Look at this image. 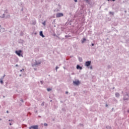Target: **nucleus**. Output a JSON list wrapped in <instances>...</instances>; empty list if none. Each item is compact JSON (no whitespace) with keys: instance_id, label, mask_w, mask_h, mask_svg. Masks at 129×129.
Instances as JSON below:
<instances>
[{"instance_id":"obj_12","label":"nucleus","mask_w":129,"mask_h":129,"mask_svg":"<svg viewBox=\"0 0 129 129\" xmlns=\"http://www.w3.org/2000/svg\"><path fill=\"white\" fill-rule=\"evenodd\" d=\"M44 125H45V126H47V125H48V124H47V123H44Z\"/></svg>"},{"instance_id":"obj_21","label":"nucleus","mask_w":129,"mask_h":129,"mask_svg":"<svg viewBox=\"0 0 129 129\" xmlns=\"http://www.w3.org/2000/svg\"><path fill=\"white\" fill-rule=\"evenodd\" d=\"M92 46H94V44H92Z\"/></svg>"},{"instance_id":"obj_26","label":"nucleus","mask_w":129,"mask_h":129,"mask_svg":"<svg viewBox=\"0 0 129 129\" xmlns=\"http://www.w3.org/2000/svg\"><path fill=\"white\" fill-rule=\"evenodd\" d=\"M16 66H18V64H16Z\"/></svg>"},{"instance_id":"obj_4","label":"nucleus","mask_w":129,"mask_h":129,"mask_svg":"<svg viewBox=\"0 0 129 129\" xmlns=\"http://www.w3.org/2000/svg\"><path fill=\"white\" fill-rule=\"evenodd\" d=\"M73 83L75 85H79V84H80V82L79 80H77L74 81Z\"/></svg>"},{"instance_id":"obj_6","label":"nucleus","mask_w":129,"mask_h":129,"mask_svg":"<svg viewBox=\"0 0 129 129\" xmlns=\"http://www.w3.org/2000/svg\"><path fill=\"white\" fill-rule=\"evenodd\" d=\"M40 36L42 37V38H45V36L44 35H43V31L40 32Z\"/></svg>"},{"instance_id":"obj_15","label":"nucleus","mask_w":129,"mask_h":129,"mask_svg":"<svg viewBox=\"0 0 129 129\" xmlns=\"http://www.w3.org/2000/svg\"><path fill=\"white\" fill-rule=\"evenodd\" d=\"M41 105L43 106H44V102H43L42 104H41Z\"/></svg>"},{"instance_id":"obj_8","label":"nucleus","mask_w":129,"mask_h":129,"mask_svg":"<svg viewBox=\"0 0 129 129\" xmlns=\"http://www.w3.org/2000/svg\"><path fill=\"white\" fill-rule=\"evenodd\" d=\"M86 41V39L85 38H83V40H82V43L83 44Z\"/></svg>"},{"instance_id":"obj_24","label":"nucleus","mask_w":129,"mask_h":129,"mask_svg":"<svg viewBox=\"0 0 129 129\" xmlns=\"http://www.w3.org/2000/svg\"><path fill=\"white\" fill-rule=\"evenodd\" d=\"M10 125H12V123H10Z\"/></svg>"},{"instance_id":"obj_2","label":"nucleus","mask_w":129,"mask_h":129,"mask_svg":"<svg viewBox=\"0 0 129 129\" xmlns=\"http://www.w3.org/2000/svg\"><path fill=\"white\" fill-rule=\"evenodd\" d=\"M63 16H64L63 13H59L56 14V18H60L61 17H63Z\"/></svg>"},{"instance_id":"obj_5","label":"nucleus","mask_w":129,"mask_h":129,"mask_svg":"<svg viewBox=\"0 0 129 129\" xmlns=\"http://www.w3.org/2000/svg\"><path fill=\"white\" fill-rule=\"evenodd\" d=\"M29 129H38V125H34L29 127Z\"/></svg>"},{"instance_id":"obj_27","label":"nucleus","mask_w":129,"mask_h":129,"mask_svg":"<svg viewBox=\"0 0 129 129\" xmlns=\"http://www.w3.org/2000/svg\"><path fill=\"white\" fill-rule=\"evenodd\" d=\"M106 106H107V105H106Z\"/></svg>"},{"instance_id":"obj_11","label":"nucleus","mask_w":129,"mask_h":129,"mask_svg":"<svg viewBox=\"0 0 129 129\" xmlns=\"http://www.w3.org/2000/svg\"><path fill=\"white\" fill-rule=\"evenodd\" d=\"M0 82L2 84H3V83H4V82L3 81V80H0Z\"/></svg>"},{"instance_id":"obj_17","label":"nucleus","mask_w":129,"mask_h":129,"mask_svg":"<svg viewBox=\"0 0 129 129\" xmlns=\"http://www.w3.org/2000/svg\"><path fill=\"white\" fill-rule=\"evenodd\" d=\"M77 2H78V0H75V3H77Z\"/></svg>"},{"instance_id":"obj_13","label":"nucleus","mask_w":129,"mask_h":129,"mask_svg":"<svg viewBox=\"0 0 129 129\" xmlns=\"http://www.w3.org/2000/svg\"><path fill=\"white\" fill-rule=\"evenodd\" d=\"M86 1V3H88L89 2V0H85Z\"/></svg>"},{"instance_id":"obj_7","label":"nucleus","mask_w":129,"mask_h":129,"mask_svg":"<svg viewBox=\"0 0 129 129\" xmlns=\"http://www.w3.org/2000/svg\"><path fill=\"white\" fill-rule=\"evenodd\" d=\"M77 69H80V70H82V67H80L79 65L77 66Z\"/></svg>"},{"instance_id":"obj_1","label":"nucleus","mask_w":129,"mask_h":129,"mask_svg":"<svg viewBox=\"0 0 129 129\" xmlns=\"http://www.w3.org/2000/svg\"><path fill=\"white\" fill-rule=\"evenodd\" d=\"M16 54H17V55H18L19 56V57H23V54H21V53H22V50H19L18 51L16 50L15 51Z\"/></svg>"},{"instance_id":"obj_18","label":"nucleus","mask_w":129,"mask_h":129,"mask_svg":"<svg viewBox=\"0 0 129 129\" xmlns=\"http://www.w3.org/2000/svg\"><path fill=\"white\" fill-rule=\"evenodd\" d=\"M90 69H92V66H91V67H90Z\"/></svg>"},{"instance_id":"obj_16","label":"nucleus","mask_w":129,"mask_h":129,"mask_svg":"<svg viewBox=\"0 0 129 129\" xmlns=\"http://www.w3.org/2000/svg\"><path fill=\"white\" fill-rule=\"evenodd\" d=\"M58 68H59V67H56V70H57V69H58Z\"/></svg>"},{"instance_id":"obj_20","label":"nucleus","mask_w":129,"mask_h":129,"mask_svg":"<svg viewBox=\"0 0 129 129\" xmlns=\"http://www.w3.org/2000/svg\"><path fill=\"white\" fill-rule=\"evenodd\" d=\"M108 1H110V0H108ZM110 1H112L113 2H114L115 0H110Z\"/></svg>"},{"instance_id":"obj_14","label":"nucleus","mask_w":129,"mask_h":129,"mask_svg":"<svg viewBox=\"0 0 129 129\" xmlns=\"http://www.w3.org/2000/svg\"><path fill=\"white\" fill-rule=\"evenodd\" d=\"M22 71H24V69H22L21 70H20V72H22Z\"/></svg>"},{"instance_id":"obj_9","label":"nucleus","mask_w":129,"mask_h":129,"mask_svg":"<svg viewBox=\"0 0 129 129\" xmlns=\"http://www.w3.org/2000/svg\"><path fill=\"white\" fill-rule=\"evenodd\" d=\"M115 95H116V97H118V96H119V94L118 93H116L115 94Z\"/></svg>"},{"instance_id":"obj_23","label":"nucleus","mask_w":129,"mask_h":129,"mask_svg":"<svg viewBox=\"0 0 129 129\" xmlns=\"http://www.w3.org/2000/svg\"><path fill=\"white\" fill-rule=\"evenodd\" d=\"M7 113H9V111H7Z\"/></svg>"},{"instance_id":"obj_3","label":"nucleus","mask_w":129,"mask_h":129,"mask_svg":"<svg viewBox=\"0 0 129 129\" xmlns=\"http://www.w3.org/2000/svg\"><path fill=\"white\" fill-rule=\"evenodd\" d=\"M91 64V61H88L85 62V66H87V67H88V66H90V64Z\"/></svg>"},{"instance_id":"obj_22","label":"nucleus","mask_w":129,"mask_h":129,"mask_svg":"<svg viewBox=\"0 0 129 129\" xmlns=\"http://www.w3.org/2000/svg\"><path fill=\"white\" fill-rule=\"evenodd\" d=\"M21 101H22V102H24V101H23V100H22Z\"/></svg>"},{"instance_id":"obj_10","label":"nucleus","mask_w":129,"mask_h":129,"mask_svg":"<svg viewBox=\"0 0 129 129\" xmlns=\"http://www.w3.org/2000/svg\"><path fill=\"white\" fill-rule=\"evenodd\" d=\"M47 91H51V90H52V89H51V88H48V89H47Z\"/></svg>"},{"instance_id":"obj_25","label":"nucleus","mask_w":129,"mask_h":129,"mask_svg":"<svg viewBox=\"0 0 129 129\" xmlns=\"http://www.w3.org/2000/svg\"><path fill=\"white\" fill-rule=\"evenodd\" d=\"M43 25H45V23H43Z\"/></svg>"},{"instance_id":"obj_19","label":"nucleus","mask_w":129,"mask_h":129,"mask_svg":"<svg viewBox=\"0 0 129 129\" xmlns=\"http://www.w3.org/2000/svg\"><path fill=\"white\" fill-rule=\"evenodd\" d=\"M66 94H68V92L67 91L66 92Z\"/></svg>"}]
</instances>
